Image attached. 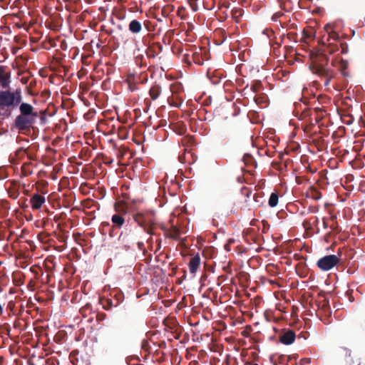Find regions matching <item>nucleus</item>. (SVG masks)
Listing matches in <instances>:
<instances>
[{"label": "nucleus", "instance_id": "a19ab883", "mask_svg": "<svg viewBox=\"0 0 365 365\" xmlns=\"http://www.w3.org/2000/svg\"><path fill=\"white\" fill-rule=\"evenodd\" d=\"M246 157H247V158H250V155H245V156L244 157V159H245V158H246Z\"/></svg>", "mask_w": 365, "mask_h": 365}, {"label": "nucleus", "instance_id": "ddd939ff", "mask_svg": "<svg viewBox=\"0 0 365 365\" xmlns=\"http://www.w3.org/2000/svg\"><path fill=\"white\" fill-rule=\"evenodd\" d=\"M142 29L141 23L136 19L132 20L128 25L129 31L135 34H139L142 31Z\"/></svg>", "mask_w": 365, "mask_h": 365}, {"label": "nucleus", "instance_id": "58836bf2", "mask_svg": "<svg viewBox=\"0 0 365 365\" xmlns=\"http://www.w3.org/2000/svg\"><path fill=\"white\" fill-rule=\"evenodd\" d=\"M230 247L229 244H226V245H225V249L226 250L229 251V250H230V247Z\"/></svg>", "mask_w": 365, "mask_h": 365}, {"label": "nucleus", "instance_id": "72a5a7b5", "mask_svg": "<svg viewBox=\"0 0 365 365\" xmlns=\"http://www.w3.org/2000/svg\"><path fill=\"white\" fill-rule=\"evenodd\" d=\"M121 203H122V202H118V203H116V204H115V210H116V211H118V212H120V211H121V210H120V208H119V207H120V204H121Z\"/></svg>", "mask_w": 365, "mask_h": 365}, {"label": "nucleus", "instance_id": "4468645a", "mask_svg": "<svg viewBox=\"0 0 365 365\" xmlns=\"http://www.w3.org/2000/svg\"><path fill=\"white\" fill-rule=\"evenodd\" d=\"M161 87L158 84H154L152 86L149 91V95L152 100H156L161 93Z\"/></svg>", "mask_w": 365, "mask_h": 365}, {"label": "nucleus", "instance_id": "f3484780", "mask_svg": "<svg viewBox=\"0 0 365 365\" xmlns=\"http://www.w3.org/2000/svg\"><path fill=\"white\" fill-rule=\"evenodd\" d=\"M279 200V195L277 192H272L269 197L268 204L271 207H274L277 205Z\"/></svg>", "mask_w": 365, "mask_h": 365}, {"label": "nucleus", "instance_id": "0eeeda50", "mask_svg": "<svg viewBox=\"0 0 365 365\" xmlns=\"http://www.w3.org/2000/svg\"><path fill=\"white\" fill-rule=\"evenodd\" d=\"M45 197L38 193H35L32 195L30 198L31 207L34 210H39L45 203Z\"/></svg>", "mask_w": 365, "mask_h": 365}, {"label": "nucleus", "instance_id": "bb28decb", "mask_svg": "<svg viewBox=\"0 0 365 365\" xmlns=\"http://www.w3.org/2000/svg\"><path fill=\"white\" fill-rule=\"evenodd\" d=\"M283 16V14L281 13V12H277L275 14H273L272 17V20L274 21H277V19L282 16Z\"/></svg>", "mask_w": 365, "mask_h": 365}, {"label": "nucleus", "instance_id": "c9c22d12", "mask_svg": "<svg viewBox=\"0 0 365 365\" xmlns=\"http://www.w3.org/2000/svg\"><path fill=\"white\" fill-rule=\"evenodd\" d=\"M20 326V322H14V327L15 328H17Z\"/></svg>", "mask_w": 365, "mask_h": 365}, {"label": "nucleus", "instance_id": "4be33fe9", "mask_svg": "<svg viewBox=\"0 0 365 365\" xmlns=\"http://www.w3.org/2000/svg\"><path fill=\"white\" fill-rule=\"evenodd\" d=\"M113 306L116 307L117 304H113L112 300L109 299H105V302L103 304V309L106 310L110 309Z\"/></svg>", "mask_w": 365, "mask_h": 365}, {"label": "nucleus", "instance_id": "473e14b6", "mask_svg": "<svg viewBox=\"0 0 365 365\" xmlns=\"http://www.w3.org/2000/svg\"><path fill=\"white\" fill-rule=\"evenodd\" d=\"M141 202H142V201H141V200H133L131 201V202H132L134 205H138V204L140 203Z\"/></svg>", "mask_w": 365, "mask_h": 365}, {"label": "nucleus", "instance_id": "2f4dec72", "mask_svg": "<svg viewBox=\"0 0 365 365\" xmlns=\"http://www.w3.org/2000/svg\"><path fill=\"white\" fill-rule=\"evenodd\" d=\"M304 35H305V37H307L308 38H312L314 36V34L312 32L305 33Z\"/></svg>", "mask_w": 365, "mask_h": 365}, {"label": "nucleus", "instance_id": "aec40b11", "mask_svg": "<svg viewBox=\"0 0 365 365\" xmlns=\"http://www.w3.org/2000/svg\"><path fill=\"white\" fill-rule=\"evenodd\" d=\"M262 88V83L260 81H255L252 85L250 89L254 93H257Z\"/></svg>", "mask_w": 365, "mask_h": 365}, {"label": "nucleus", "instance_id": "a878e982", "mask_svg": "<svg viewBox=\"0 0 365 365\" xmlns=\"http://www.w3.org/2000/svg\"><path fill=\"white\" fill-rule=\"evenodd\" d=\"M287 37L290 41H293L296 42L297 38V34L294 32H289L287 34Z\"/></svg>", "mask_w": 365, "mask_h": 365}, {"label": "nucleus", "instance_id": "412c9836", "mask_svg": "<svg viewBox=\"0 0 365 365\" xmlns=\"http://www.w3.org/2000/svg\"><path fill=\"white\" fill-rule=\"evenodd\" d=\"M180 235V230L176 227H173L170 231V237L175 240H177Z\"/></svg>", "mask_w": 365, "mask_h": 365}, {"label": "nucleus", "instance_id": "f257e3e1", "mask_svg": "<svg viewBox=\"0 0 365 365\" xmlns=\"http://www.w3.org/2000/svg\"><path fill=\"white\" fill-rule=\"evenodd\" d=\"M327 35H324L319 40V43L323 45L317 51H310L309 58L311 61L309 69L314 74L324 80V86H328L331 81L337 76V72L329 66V57L327 55L334 54L339 51V46L336 41L339 38V34L333 31L331 25L327 24L324 27Z\"/></svg>", "mask_w": 365, "mask_h": 365}, {"label": "nucleus", "instance_id": "9b49d317", "mask_svg": "<svg viewBox=\"0 0 365 365\" xmlns=\"http://www.w3.org/2000/svg\"><path fill=\"white\" fill-rule=\"evenodd\" d=\"M200 265V257L197 254L192 257L189 262V270L190 273L195 274Z\"/></svg>", "mask_w": 365, "mask_h": 365}, {"label": "nucleus", "instance_id": "f704fd0d", "mask_svg": "<svg viewBox=\"0 0 365 365\" xmlns=\"http://www.w3.org/2000/svg\"><path fill=\"white\" fill-rule=\"evenodd\" d=\"M323 226L324 228H327L328 226L327 224L326 220L324 218L323 219Z\"/></svg>", "mask_w": 365, "mask_h": 365}, {"label": "nucleus", "instance_id": "1a4fd4ad", "mask_svg": "<svg viewBox=\"0 0 365 365\" xmlns=\"http://www.w3.org/2000/svg\"><path fill=\"white\" fill-rule=\"evenodd\" d=\"M10 73L6 71V67L0 66V85L3 88H7L10 83Z\"/></svg>", "mask_w": 365, "mask_h": 365}, {"label": "nucleus", "instance_id": "6ab92c4d", "mask_svg": "<svg viewBox=\"0 0 365 365\" xmlns=\"http://www.w3.org/2000/svg\"><path fill=\"white\" fill-rule=\"evenodd\" d=\"M309 195L314 200H318L322 198V193L315 187H312Z\"/></svg>", "mask_w": 365, "mask_h": 365}, {"label": "nucleus", "instance_id": "f03ea898", "mask_svg": "<svg viewBox=\"0 0 365 365\" xmlns=\"http://www.w3.org/2000/svg\"><path fill=\"white\" fill-rule=\"evenodd\" d=\"M19 115L14 122V127L19 133H25L34 128V124L39 114L35 110L32 105L22 102L19 105Z\"/></svg>", "mask_w": 365, "mask_h": 365}, {"label": "nucleus", "instance_id": "37998d69", "mask_svg": "<svg viewBox=\"0 0 365 365\" xmlns=\"http://www.w3.org/2000/svg\"><path fill=\"white\" fill-rule=\"evenodd\" d=\"M234 242L233 240H230V242Z\"/></svg>", "mask_w": 365, "mask_h": 365}, {"label": "nucleus", "instance_id": "7ed1b4c3", "mask_svg": "<svg viewBox=\"0 0 365 365\" xmlns=\"http://www.w3.org/2000/svg\"><path fill=\"white\" fill-rule=\"evenodd\" d=\"M21 103L22 95L21 89H16L14 92L0 91V115L9 116L10 112L4 110V108L11 106L16 107Z\"/></svg>", "mask_w": 365, "mask_h": 365}, {"label": "nucleus", "instance_id": "2eb2a0df", "mask_svg": "<svg viewBox=\"0 0 365 365\" xmlns=\"http://www.w3.org/2000/svg\"><path fill=\"white\" fill-rule=\"evenodd\" d=\"M111 222H113L114 227L120 228L125 223V219L122 215L115 214L111 217Z\"/></svg>", "mask_w": 365, "mask_h": 365}, {"label": "nucleus", "instance_id": "20e7f679", "mask_svg": "<svg viewBox=\"0 0 365 365\" xmlns=\"http://www.w3.org/2000/svg\"><path fill=\"white\" fill-rule=\"evenodd\" d=\"M155 212L150 210L145 212H137L133 214V218L138 225L148 235H155L154 229L155 224Z\"/></svg>", "mask_w": 365, "mask_h": 365}, {"label": "nucleus", "instance_id": "e433bc0d", "mask_svg": "<svg viewBox=\"0 0 365 365\" xmlns=\"http://www.w3.org/2000/svg\"><path fill=\"white\" fill-rule=\"evenodd\" d=\"M318 116H321L322 119L324 117V113H317Z\"/></svg>", "mask_w": 365, "mask_h": 365}, {"label": "nucleus", "instance_id": "cd10ccee", "mask_svg": "<svg viewBox=\"0 0 365 365\" xmlns=\"http://www.w3.org/2000/svg\"><path fill=\"white\" fill-rule=\"evenodd\" d=\"M341 49V53H346L348 51L347 46H344L343 43H340L339 49Z\"/></svg>", "mask_w": 365, "mask_h": 365}, {"label": "nucleus", "instance_id": "a211bd4d", "mask_svg": "<svg viewBox=\"0 0 365 365\" xmlns=\"http://www.w3.org/2000/svg\"><path fill=\"white\" fill-rule=\"evenodd\" d=\"M312 109L311 108H304L300 114L299 119L304 120V123H307L309 118L312 115Z\"/></svg>", "mask_w": 365, "mask_h": 365}, {"label": "nucleus", "instance_id": "5701e85b", "mask_svg": "<svg viewBox=\"0 0 365 365\" xmlns=\"http://www.w3.org/2000/svg\"><path fill=\"white\" fill-rule=\"evenodd\" d=\"M192 59L195 63L199 64V65L202 64L200 54L199 53H194L192 55Z\"/></svg>", "mask_w": 365, "mask_h": 365}, {"label": "nucleus", "instance_id": "7c9ffc66", "mask_svg": "<svg viewBox=\"0 0 365 365\" xmlns=\"http://www.w3.org/2000/svg\"><path fill=\"white\" fill-rule=\"evenodd\" d=\"M312 110H314L317 113H325V111L322 108H316L312 109Z\"/></svg>", "mask_w": 365, "mask_h": 365}, {"label": "nucleus", "instance_id": "c756f323", "mask_svg": "<svg viewBox=\"0 0 365 365\" xmlns=\"http://www.w3.org/2000/svg\"><path fill=\"white\" fill-rule=\"evenodd\" d=\"M183 141H187V143H192L193 141V138L192 137H185L183 139H182Z\"/></svg>", "mask_w": 365, "mask_h": 365}, {"label": "nucleus", "instance_id": "f8f14e48", "mask_svg": "<svg viewBox=\"0 0 365 365\" xmlns=\"http://www.w3.org/2000/svg\"><path fill=\"white\" fill-rule=\"evenodd\" d=\"M321 120H322V117L318 116L317 113L315 112L314 110H312V115L309 118V119L307 122L306 128L304 130H307L310 127L315 125Z\"/></svg>", "mask_w": 365, "mask_h": 365}, {"label": "nucleus", "instance_id": "393cba45", "mask_svg": "<svg viewBox=\"0 0 365 365\" xmlns=\"http://www.w3.org/2000/svg\"><path fill=\"white\" fill-rule=\"evenodd\" d=\"M38 113L39 114L38 118H40V120L41 121V124H43V125L46 124V120H47L46 115H45L46 111L41 110V111H39Z\"/></svg>", "mask_w": 365, "mask_h": 365}, {"label": "nucleus", "instance_id": "c85d7f7f", "mask_svg": "<svg viewBox=\"0 0 365 365\" xmlns=\"http://www.w3.org/2000/svg\"><path fill=\"white\" fill-rule=\"evenodd\" d=\"M106 315L104 313H99L97 314V320H103L105 319Z\"/></svg>", "mask_w": 365, "mask_h": 365}, {"label": "nucleus", "instance_id": "79ce46f5", "mask_svg": "<svg viewBox=\"0 0 365 365\" xmlns=\"http://www.w3.org/2000/svg\"><path fill=\"white\" fill-rule=\"evenodd\" d=\"M122 211H123L124 212H126V210H125L124 207L122 208Z\"/></svg>", "mask_w": 365, "mask_h": 365}, {"label": "nucleus", "instance_id": "4c0bfd02", "mask_svg": "<svg viewBox=\"0 0 365 365\" xmlns=\"http://www.w3.org/2000/svg\"><path fill=\"white\" fill-rule=\"evenodd\" d=\"M3 306L0 304V316L3 314Z\"/></svg>", "mask_w": 365, "mask_h": 365}, {"label": "nucleus", "instance_id": "9d476101", "mask_svg": "<svg viewBox=\"0 0 365 365\" xmlns=\"http://www.w3.org/2000/svg\"><path fill=\"white\" fill-rule=\"evenodd\" d=\"M295 337V332L293 330H288L281 334L279 339L282 344L289 345L294 341Z\"/></svg>", "mask_w": 365, "mask_h": 365}, {"label": "nucleus", "instance_id": "dca6fc26", "mask_svg": "<svg viewBox=\"0 0 365 365\" xmlns=\"http://www.w3.org/2000/svg\"><path fill=\"white\" fill-rule=\"evenodd\" d=\"M254 100L255 103L262 106H265L267 101V97L264 93L255 95Z\"/></svg>", "mask_w": 365, "mask_h": 365}, {"label": "nucleus", "instance_id": "b1692460", "mask_svg": "<svg viewBox=\"0 0 365 365\" xmlns=\"http://www.w3.org/2000/svg\"><path fill=\"white\" fill-rule=\"evenodd\" d=\"M173 10V6L168 5L163 9L162 12L164 15H168L170 12H172Z\"/></svg>", "mask_w": 365, "mask_h": 365}, {"label": "nucleus", "instance_id": "39448f33", "mask_svg": "<svg viewBox=\"0 0 365 365\" xmlns=\"http://www.w3.org/2000/svg\"><path fill=\"white\" fill-rule=\"evenodd\" d=\"M339 258L334 255H329L320 258L317 262V267L322 271H329L336 265Z\"/></svg>", "mask_w": 365, "mask_h": 365}, {"label": "nucleus", "instance_id": "423d86ee", "mask_svg": "<svg viewBox=\"0 0 365 365\" xmlns=\"http://www.w3.org/2000/svg\"><path fill=\"white\" fill-rule=\"evenodd\" d=\"M329 66L331 68H333V67H336L337 70L341 73V76L344 78H347L351 76L350 72L348 71L349 62L346 60L341 58L338 61L337 58H332L331 63H329Z\"/></svg>", "mask_w": 365, "mask_h": 365}, {"label": "nucleus", "instance_id": "ea45409f", "mask_svg": "<svg viewBox=\"0 0 365 365\" xmlns=\"http://www.w3.org/2000/svg\"><path fill=\"white\" fill-rule=\"evenodd\" d=\"M142 245H143V242H138V246L139 247H141Z\"/></svg>", "mask_w": 365, "mask_h": 365}, {"label": "nucleus", "instance_id": "6e6552de", "mask_svg": "<svg viewBox=\"0 0 365 365\" xmlns=\"http://www.w3.org/2000/svg\"><path fill=\"white\" fill-rule=\"evenodd\" d=\"M19 187L20 185L18 182L16 181H9L7 182V192L9 194V197L15 200L19 195Z\"/></svg>", "mask_w": 365, "mask_h": 365}]
</instances>
